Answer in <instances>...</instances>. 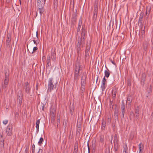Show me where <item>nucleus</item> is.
<instances>
[{
    "label": "nucleus",
    "instance_id": "nucleus-1",
    "mask_svg": "<svg viewBox=\"0 0 153 153\" xmlns=\"http://www.w3.org/2000/svg\"><path fill=\"white\" fill-rule=\"evenodd\" d=\"M5 76L2 84V90L4 89L6 91L7 89V85L9 81V74L8 70H5Z\"/></svg>",
    "mask_w": 153,
    "mask_h": 153
},
{
    "label": "nucleus",
    "instance_id": "nucleus-2",
    "mask_svg": "<svg viewBox=\"0 0 153 153\" xmlns=\"http://www.w3.org/2000/svg\"><path fill=\"white\" fill-rule=\"evenodd\" d=\"M58 83L57 81L54 82L52 78H50L48 80V90L51 92L54 88H56V85Z\"/></svg>",
    "mask_w": 153,
    "mask_h": 153
},
{
    "label": "nucleus",
    "instance_id": "nucleus-3",
    "mask_svg": "<svg viewBox=\"0 0 153 153\" xmlns=\"http://www.w3.org/2000/svg\"><path fill=\"white\" fill-rule=\"evenodd\" d=\"M82 66L78 64L76 65L74 71V79L77 81L79 79V72L82 70Z\"/></svg>",
    "mask_w": 153,
    "mask_h": 153
},
{
    "label": "nucleus",
    "instance_id": "nucleus-4",
    "mask_svg": "<svg viewBox=\"0 0 153 153\" xmlns=\"http://www.w3.org/2000/svg\"><path fill=\"white\" fill-rule=\"evenodd\" d=\"M86 76L85 74H83L82 76L81 82L80 89L81 91V94L82 95L84 92L85 85V79Z\"/></svg>",
    "mask_w": 153,
    "mask_h": 153
},
{
    "label": "nucleus",
    "instance_id": "nucleus-5",
    "mask_svg": "<svg viewBox=\"0 0 153 153\" xmlns=\"http://www.w3.org/2000/svg\"><path fill=\"white\" fill-rule=\"evenodd\" d=\"M13 127L12 125H8L7 127L6 133L8 136H11L12 134V129Z\"/></svg>",
    "mask_w": 153,
    "mask_h": 153
},
{
    "label": "nucleus",
    "instance_id": "nucleus-6",
    "mask_svg": "<svg viewBox=\"0 0 153 153\" xmlns=\"http://www.w3.org/2000/svg\"><path fill=\"white\" fill-rule=\"evenodd\" d=\"M84 43V42H82L81 41V40H80L79 39L78 43L76 48L77 53L78 54H79V52L80 51L81 45L82 46Z\"/></svg>",
    "mask_w": 153,
    "mask_h": 153
},
{
    "label": "nucleus",
    "instance_id": "nucleus-7",
    "mask_svg": "<svg viewBox=\"0 0 153 153\" xmlns=\"http://www.w3.org/2000/svg\"><path fill=\"white\" fill-rule=\"evenodd\" d=\"M56 114V110L53 108L50 111V115L51 119L53 121H54L55 118Z\"/></svg>",
    "mask_w": 153,
    "mask_h": 153
},
{
    "label": "nucleus",
    "instance_id": "nucleus-8",
    "mask_svg": "<svg viewBox=\"0 0 153 153\" xmlns=\"http://www.w3.org/2000/svg\"><path fill=\"white\" fill-rule=\"evenodd\" d=\"M51 57L52 60L53 61H55L56 59V53L55 50L52 49L51 51Z\"/></svg>",
    "mask_w": 153,
    "mask_h": 153
},
{
    "label": "nucleus",
    "instance_id": "nucleus-9",
    "mask_svg": "<svg viewBox=\"0 0 153 153\" xmlns=\"http://www.w3.org/2000/svg\"><path fill=\"white\" fill-rule=\"evenodd\" d=\"M98 8L97 7L95 6L93 12V19L95 21L97 18Z\"/></svg>",
    "mask_w": 153,
    "mask_h": 153
},
{
    "label": "nucleus",
    "instance_id": "nucleus-10",
    "mask_svg": "<svg viewBox=\"0 0 153 153\" xmlns=\"http://www.w3.org/2000/svg\"><path fill=\"white\" fill-rule=\"evenodd\" d=\"M146 76V75L145 73H143L141 75V83L143 86L144 84Z\"/></svg>",
    "mask_w": 153,
    "mask_h": 153
},
{
    "label": "nucleus",
    "instance_id": "nucleus-11",
    "mask_svg": "<svg viewBox=\"0 0 153 153\" xmlns=\"http://www.w3.org/2000/svg\"><path fill=\"white\" fill-rule=\"evenodd\" d=\"M114 141V145L115 148L116 147L117 148L118 145V136L117 134H115Z\"/></svg>",
    "mask_w": 153,
    "mask_h": 153
},
{
    "label": "nucleus",
    "instance_id": "nucleus-12",
    "mask_svg": "<svg viewBox=\"0 0 153 153\" xmlns=\"http://www.w3.org/2000/svg\"><path fill=\"white\" fill-rule=\"evenodd\" d=\"M85 31L84 29H82V32L81 33V39L79 40L83 42H84V41L85 39Z\"/></svg>",
    "mask_w": 153,
    "mask_h": 153
},
{
    "label": "nucleus",
    "instance_id": "nucleus-13",
    "mask_svg": "<svg viewBox=\"0 0 153 153\" xmlns=\"http://www.w3.org/2000/svg\"><path fill=\"white\" fill-rule=\"evenodd\" d=\"M11 37L10 35L8 34L7 36L6 45L7 46H9L10 44Z\"/></svg>",
    "mask_w": 153,
    "mask_h": 153
},
{
    "label": "nucleus",
    "instance_id": "nucleus-14",
    "mask_svg": "<svg viewBox=\"0 0 153 153\" xmlns=\"http://www.w3.org/2000/svg\"><path fill=\"white\" fill-rule=\"evenodd\" d=\"M76 18L77 15L76 13H74L72 14L71 22L73 24H74L76 22Z\"/></svg>",
    "mask_w": 153,
    "mask_h": 153
},
{
    "label": "nucleus",
    "instance_id": "nucleus-15",
    "mask_svg": "<svg viewBox=\"0 0 153 153\" xmlns=\"http://www.w3.org/2000/svg\"><path fill=\"white\" fill-rule=\"evenodd\" d=\"M149 45V42H143V48L144 51H146L147 50L148 47Z\"/></svg>",
    "mask_w": 153,
    "mask_h": 153
},
{
    "label": "nucleus",
    "instance_id": "nucleus-16",
    "mask_svg": "<svg viewBox=\"0 0 153 153\" xmlns=\"http://www.w3.org/2000/svg\"><path fill=\"white\" fill-rule=\"evenodd\" d=\"M82 18L81 16L80 17V19H79V23H78V26L77 27V31L78 32L80 31L81 26L82 25Z\"/></svg>",
    "mask_w": 153,
    "mask_h": 153
},
{
    "label": "nucleus",
    "instance_id": "nucleus-17",
    "mask_svg": "<svg viewBox=\"0 0 153 153\" xmlns=\"http://www.w3.org/2000/svg\"><path fill=\"white\" fill-rule=\"evenodd\" d=\"M119 114V110L118 109H115L114 113V117L115 120L117 119L118 118V115Z\"/></svg>",
    "mask_w": 153,
    "mask_h": 153
},
{
    "label": "nucleus",
    "instance_id": "nucleus-18",
    "mask_svg": "<svg viewBox=\"0 0 153 153\" xmlns=\"http://www.w3.org/2000/svg\"><path fill=\"white\" fill-rule=\"evenodd\" d=\"M25 90L27 93H29L30 91L29 85V83L27 82L25 83Z\"/></svg>",
    "mask_w": 153,
    "mask_h": 153
},
{
    "label": "nucleus",
    "instance_id": "nucleus-19",
    "mask_svg": "<svg viewBox=\"0 0 153 153\" xmlns=\"http://www.w3.org/2000/svg\"><path fill=\"white\" fill-rule=\"evenodd\" d=\"M132 97L131 96H128L126 100V103L128 105H130L132 101Z\"/></svg>",
    "mask_w": 153,
    "mask_h": 153
},
{
    "label": "nucleus",
    "instance_id": "nucleus-20",
    "mask_svg": "<svg viewBox=\"0 0 153 153\" xmlns=\"http://www.w3.org/2000/svg\"><path fill=\"white\" fill-rule=\"evenodd\" d=\"M40 14V16L41 17L42 13L44 12L45 9L44 7L37 8Z\"/></svg>",
    "mask_w": 153,
    "mask_h": 153
},
{
    "label": "nucleus",
    "instance_id": "nucleus-21",
    "mask_svg": "<svg viewBox=\"0 0 153 153\" xmlns=\"http://www.w3.org/2000/svg\"><path fill=\"white\" fill-rule=\"evenodd\" d=\"M78 144V143L76 142L74 144V149L73 153H77Z\"/></svg>",
    "mask_w": 153,
    "mask_h": 153
},
{
    "label": "nucleus",
    "instance_id": "nucleus-22",
    "mask_svg": "<svg viewBox=\"0 0 153 153\" xmlns=\"http://www.w3.org/2000/svg\"><path fill=\"white\" fill-rule=\"evenodd\" d=\"M51 58L50 56L49 55L47 56V67H48L51 65Z\"/></svg>",
    "mask_w": 153,
    "mask_h": 153
},
{
    "label": "nucleus",
    "instance_id": "nucleus-23",
    "mask_svg": "<svg viewBox=\"0 0 153 153\" xmlns=\"http://www.w3.org/2000/svg\"><path fill=\"white\" fill-rule=\"evenodd\" d=\"M121 108L122 112V117H124V114L125 113L124 109H125V106L124 103H123L121 105Z\"/></svg>",
    "mask_w": 153,
    "mask_h": 153
},
{
    "label": "nucleus",
    "instance_id": "nucleus-24",
    "mask_svg": "<svg viewBox=\"0 0 153 153\" xmlns=\"http://www.w3.org/2000/svg\"><path fill=\"white\" fill-rule=\"evenodd\" d=\"M22 98L21 96H18V105L20 106L22 102Z\"/></svg>",
    "mask_w": 153,
    "mask_h": 153
},
{
    "label": "nucleus",
    "instance_id": "nucleus-25",
    "mask_svg": "<svg viewBox=\"0 0 153 153\" xmlns=\"http://www.w3.org/2000/svg\"><path fill=\"white\" fill-rule=\"evenodd\" d=\"M90 47L88 46L87 45H86V49L85 51V56L87 57L89 56L90 53Z\"/></svg>",
    "mask_w": 153,
    "mask_h": 153
},
{
    "label": "nucleus",
    "instance_id": "nucleus-26",
    "mask_svg": "<svg viewBox=\"0 0 153 153\" xmlns=\"http://www.w3.org/2000/svg\"><path fill=\"white\" fill-rule=\"evenodd\" d=\"M151 7L150 6H147L146 7V16H147V17H148L149 16V15L150 13V11L151 10Z\"/></svg>",
    "mask_w": 153,
    "mask_h": 153
},
{
    "label": "nucleus",
    "instance_id": "nucleus-27",
    "mask_svg": "<svg viewBox=\"0 0 153 153\" xmlns=\"http://www.w3.org/2000/svg\"><path fill=\"white\" fill-rule=\"evenodd\" d=\"M4 140L2 136V135H1L0 136V147L1 148L3 147L4 146Z\"/></svg>",
    "mask_w": 153,
    "mask_h": 153
},
{
    "label": "nucleus",
    "instance_id": "nucleus-28",
    "mask_svg": "<svg viewBox=\"0 0 153 153\" xmlns=\"http://www.w3.org/2000/svg\"><path fill=\"white\" fill-rule=\"evenodd\" d=\"M123 153H128V147L126 144L123 146Z\"/></svg>",
    "mask_w": 153,
    "mask_h": 153
},
{
    "label": "nucleus",
    "instance_id": "nucleus-29",
    "mask_svg": "<svg viewBox=\"0 0 153 153\" xmlns=\"http://www.w3.org/2000/svg\"><path fill=\"white\" fill-rule=\"evenodd\" d=\"M40 122V120H38L36 122V132L38 133L39 131V124Z\"/></svg>",
    "mask_w": 153,
    "mask_h": 153
},
{
    "label": "nucleus",
    "instance_id": "nucleus-30",
    "mask_svg": "<svg viewBox=\"0 0 153 153\" xmlns=\"http://www.w3.org/2000/svg\"><path fill=\"white\" fill-rule=\"evenodd\" d=\"M44 7L42 4V2L40 0H37V8Z\"/></svg>",
    "mask_w": 153,
    "mask_h": 153
},
{
    "label": "nucleus",
    "instance_id": "nucleus-31",
    "mask_svg": "<svg viewBox=\"0 0 153 153\" xmlns=\"http://www.w3.org/2000/svg\"><path fill=\"white\" fill-rule=\"evenodd\" d=\"M104 74L105 77H106L107 78H108L109 75H110V71L108 69H107V70H105L104 71Z\"/></svg>",
    "mask_w": 153,
    "mask_h": 153
},
{
    "label": "nucleus",
    "instance_id": "nucleus-32",
    "mask_svg": "<svg viewBox=\"0 0 153 153\" xmlns=\"http://www.w3.org/2000/svg\"><path fill=\"white\" fill-rule=\"evenodd\" d=\"M152 86L151 85H150V86L149 87L148 89L147 90V92L148 93V96H147V97H148V96H149L152 92Z\"/></svg>",
    "mask_w": 153,
    "mask_h": 153
},
{
    "label": "nucleus",
    "instance_id": "nucleus-33",
    "mask_svg": "<svg viewBox=\"0 0 153 153\" xmlns=\"http://www.w3.org/2000/svg\"><path fill=\"white\" fill-rule=\"evenodd\" d=\"M139 153H142V152H141V151L142 150H143L144 148V146L141 143H140L139 145Z\"/></svg>",
    "mask_w": 153,
    "mask_h": 153
},
{
    "label": "nucleus",
    "instance_id": "nucleus-34",
    "mask_svg": "<svg viewBox=\"0 0 153 153\" xmlns=\"http://www.w3.org/2000/svg\"><path fill=\"white\" fill-rule=\"evenodd\" d=\"M116 93V90L115 89H113L112 91V97L113 99H115V98Z\"/></svg>",
    "mask_w": 153,
    "mask_h": 153
},
{
    "label": "nucleus",
    "instance_id": "nucleus-35",
    "mask_svg": "<svg viewBox=\"0 0 153 153\" xmlns=\"http://www.w3.org/2000/svg\"><path fill=\"white\" fill-rule=\"evenodd\" d=\"M145 31L144 30H142L141 32V35L140 38L141 39H143L145 37Z\"/></svg>",
    "mask_w": 153,
    "mask_h": 153
},
{
    "label": "nucleus",
    "instance_id": "nucleus-36",
    "mask_svg": "<svg viewBox=\"0 0 153 153\" xmlns=\"http://www.w3.org/2000/svg\"><path fill=\"white\" fill-rule=\"evenodd\" d=\"M60 115L59 114V116H58L57 117V126L59 125V124L60 123Z\"/></svg>",
    "mask_w": 153,
    "mask_h": 153
},
{
    "label": "nucleus",
    "instance_id": "nucleus-37",
    "mask_svg": "<svg viewBox=\"0 0 153 153\" xmlns=\"http://www.w3.org/2000/svg\"><path fill=\"white\" fill-rule=\"evenodd\" d=\"M104 136L103 135H101L100 136V142L101 143H103L104 141Z\"/></svg>",
    "mask_w": 153,
    "mask_h": 153
},
{
    "label": "nucleus",
    "instance_id": "nucleus-38",
    "mask_svg": "<svg viewBox=\"0 0 153 153\" xmlns=\"http://www.w3.org/2000/svg\"><path fill=\"white\" fill-rule=\"evenodd\" d=\"M43 140V138L42 137H41L39 139V141L38 142V144L39 145H40L42 144Z\"/></svg>",
    "mask_w": 153,
    "mask_h": 153
},
{
    "label": "nucleus",
    "instance_id": "nucleus-39",
    "mask_svg": "<svg viewBox=\"0 0 153 153\" xmlns=\"http://www.w3.org/2000/svg\"><path fill=\"white\" fill-rule=\"evenodd\" d=\"M134 115L136 117H137V118L138 117H139V111L138 110H137L135 111Z\"/></svg>",
    "mask_w": 153,
    "mask_h": 153
},
{
    "label": "nucleus",
    "instance_id": "nucleus-40",
    "mask_svg": "<svg viewBox=\"0 0 153 153\" xmlns=\"http://www.w3.org/2000/svg\"><path fill=\"white\" fill-rule=\"evenodd\" d=\"M142 19H139L138 25L140 26H141L142 25Z\"/></svg>",
    "mask_w": 153,
    "mask_h": 153
},
{
    "label": "nucleus",
    "instance_id": "nucleus-41",
    "mask_svg": "<svg viewBox=\"0 0 153 153\" xmlns=\"http://www.w3.org/2000/svg\"><path fill=\"white\" fill-rule=\"evenodd\" d=\"M37 49H38V48L37 47H34L33 48V51L32 52V53H34L36 51Z\"/></svg>",
    "mask_w": 153,
    "mask_h": 153
},
{
    "label": "nucleus",
    "instance_id": "nucleus-42",
    "mask_svg": "<svg viewBox=\"0 0 153 153\" xmlns=\"http://www.w3.org/2000/svg\"><path fill=\"white\" fill-rule=\"evenodd\" d=\"M106 81V79H105V76L103 78L102 82V84H105V82Z\"/></svg>",
    "mask_w": 153,
    "mask_h": 153
},
{
    "label": "nucleus",
    "instance_id": "nucleus-43",
    "mask_svg": "<svg viewBox=\"0 0 153 153\" xmlns=\"http://www.w3.org/2000/svg\"><path fill=\"white\" fill-rule=\"evenodd\" d=\"M101 88L102 91H103L105 89V85L102 84L101 85Z\"/></svg>",
    "mask_w": 153,
    "mask_h": 153
},
{
    "label": "nucleus",
    "instance_id": "nucleus-44",
    "mask_svg": "<svg viewBox=\"0 0 153 153\" xmlns=\"http://www.w3.org/2000/svg\"><path fill=\"white\" fill-rule=\"evenodd\" d=\"M74 109L72 108H70V114L72 115L73 114Z\"/></svg>",
    "mask_w": 153,
    "mask_h": 153
},
{
    "label": "nucleus",
    "instance_id": "nucleus-45",
    "mask_svg": "<svg viewBox=\"0 0 153 153\" xmlns=\"http://www.w3.org/2000/svg\"><path fill=\"white\" fill-rule=\"evenodd\" d=\"M105 124L102 123V124L101 128L102 130H104L105 128Z\"/></svg>",
    "mask_w": 153,
    "mask_h": 153
},
{
    "label": "nucleus",
    "instance_id": "nucleus-46",
    "mask_svg": "<svg viewBox=\"0 0 153 153\" xmlns=\"http://www.w3.org/2000/svg\"><path fill=\"white\" fill-rule=\"evenodd\" d=\"M35 146L34 144H33L32 146V153H34V150H35Z\"/></svg>",
    "mask_w": 153,
    "mask_h": 153
},
{
    "label": "nucleus",
    "instance_id": "nucleus-47",
    "mask_svg": "<svg viewBox=\"0 0 153 153\" xmlns=\"http://www.w3.org/2000/svg\"><path fill=\"white\" fill-rule=\"evenodd\" d=\"M8 123V120H3V123L4 125H6Z\"/></svg>",
    "mask_w": 153,
    "mask_h": 153
},
{
    "label": "nucleus",
    "instance_id": "nucleus-48",
    "mask_svg": "<svg viewBox=\"0 0 153 153\" xmlns=\"http://www.w3.org/2000/svg\"><path fill=\"white\" fill-rule=\"evenodd\" d=\"M134 116V113L133 112H130V119H131L132 118V117H133Z\"/></svg>",
    "mask_w": 153,
    "mask_h": 153
},
{
    "label": "nucleus",
    "instance_id": "nucleus-49",
    "mask_svg": "<svg viewBox=\"0 0 153 153\" xmlns=\"http://www.w3.org/2000/svg\"><path fill=\"white\" fill-rule=\"evenodd\" d=\"M143 15H144L143 13H141L139 19H143Z\"/></svg>",
    "mask_w": 153,
    "mask_h": 153
},
{
    "label": "nucleus",
    "instance_id": "nucleus-50",
    "mask_svg": "<svg viewBox=\"0 0 153 153\" xmlns=\"http://www.w3.org/2000/svg\"><path fill=\"white\" fill-rule=\"evenodd\" d=\"M110 107L111 108H113V106H114V104L112 102H110Z\"/></svg>",
    "mask_w": 153,
    "mask_h": 153
},
{
    "label": "nucleus",
    "instance_id": "nucleus-51",
    "mask_svg": "<svg viewBox=\"0 0 153 153\" xmlns=\"http://www.w3.org/2000/svg\"><path fill=\"white\" fill-rule=\"evenodd\" d=\"M48 153H53V150L52 149H49Z\"/></svg>",
    "mask_w": 153,
    "mask_h": 153
},
{
    "label": "nucleus",
    "instance_id": "nucleus-52",
    "mask_svg": "<svg viewBox=\"0 0 153 153\" xmlns=\"http://www.w3.org/2000/svg\"><path fill=\"white\" fill-rule=\"evenodd\" d=\"M110 61L112 64L114 65H115V62L111 59H110Z\"/></svg>",
    "mask_w": 153,
    "mask_h": 153
},
{
    "label": "nucleus",
    "instance_id": "nucleus-53",
    "mask_svg": "<svg viewBox=\"0 0 153 153\" xmlns=\"http://www.w3.org/2000/svg\"><path fill=\"white\" fill-rule=\"evenodd\" d=\"M42 150L41 149H40L38 153H42Z\"/></svg>",
    "mask_w": 153,
    "mask_h": 153
},
{
    "label": "nucleus",
    "instance_id": "nucleus-54",
    "mask_svg": "<svg viewBox=\"0 0 153 153\" xmlns=\"http://www.w3.org/2000/svg\"><path fill=\"white\" fill-rule=\"evenodd\" d=\"M80 128L79 127L77 129V131L79 132V131H80Z\"/></svg>",
    "mask_w": 153,
    "mask_h": 153
},
{
    "label": "nucleus",
    "instance_id": "nucleus-55",
    "mask_svg": "<svg viewBox=\"0 0 153 153\" xmlns=\"http://www.w3.org/2000/svg\"><path fill=\"white\" fill-rule=\"evenodd\" d=\"M25 153H28V150L27 148H26L25 149Z\"/></svg>",
    "mask_w": 153,
    "mask_h": 153
},
{
    "label": "nucleus",
    "instance_id": "nucleus-56",
    "mask_svg": "<svg viewBox=\"0 0 153 153\" xmlns=\"http://www.w3.org/2000/svg\"><path fill=\"white\" fill-rule=\"evenodd\" d=\"M33 41L34 44H36L37 43L36 42L35 40H33Z\"/></svg>",
    "mask_w": 153,
    "mask_h": 153
},
{
    "label": "nucleus",
    "instance_id": "nucleus-57",
    "mask_svg": "<svg viewBox=\"0 0 153 153\" xmlns=\"http://www.w3.org/2000/svg\"><path fill=\"white\" fill-rule=\"evenodd\" d=\"M10 0H6V1L7 3H9Z\"/></svg>",
    "mask_w": 153,
    "mask_h": 153
},
{
    "label": "nucleus",
    "instance_id": "nucleus-58",
    "mask_svg": "<svg viewBox=\"0 0 153 153\" xmlns=\"http://www.w3.org/2000/svg\"><path fill=\"white\" fill-rule=\"evenodd\" d=\"M129 82L130 81H129L128 80V85H131V84L130 83H129Z\"/></svg>",
    "mask_w": 153,
    "mask_h": 153
},
{
    "label": "nucleus",
    "instance_id": "nucleus-59",
    "mask_svg": "<svg viewBox=\"0 0 153 153\" xmlns=\"http://www.w3.org/2000/svg\"><path fill=\"white\" fill-rule=\"evenodd\" d=\"M46 1V0H43V2L44 3V4H45Z\"/></svg>",
    "mask_w": 153,
    "mask_h": 153
},
{
    "label": "nucleus",
    "instance_id": "nucleus-60",
    "mask_svg": "<svg viewBox=\"0 0 153 153\" xmlns=\"http://www.w3.org/2000/svg\"><path fill=\"white\" fill-rule=\"evenodd\" d=\"M37 12H36V16L37 15Z\"/></svg>",
    "mask_w": 153,
    "mask_h": 153
},
{
    "label": "nucleus",
    "instance_id": "nucleus-61",
    "mask_svg": "<svg viewBox=\"0 0 153 153\" xmlns=\"http://www.w3.org/2000/svg\"><path fill=\"white\" fill-rule=\"evenodd\" d=\"M37 32H36V36L37 37Z\"/></svg>",
    "mask_w": 153,
    "mask_h": 153
},
{
    "label": "nucleus",
    "instance_id": "nucleus-62",
    "mask_svg": "<svg viewBox=\"0 0 153 153\" xmlns=\"http://www.w3.org/2000/svg\"><path fill=\"white\" fill-rule=\"evenodd\" d=\"M20 1V4H21V0L19 1Z\"/></svg>",
    "mask_w": 153,
    "mask_h": 153
},
{
    "label": "nucleus",
    "instance_id": "nucleus-63",
    "mask_svg": "<svg viewBox=\"0 0 153 153\" xmlns=\"http://www.w3.org/2000/svg\"><path fill=\"white\" fill-rule=\"evenodd\" d=\"M88 149H89V147H88Z\"/></svg>",
    "mask_w": 153,
    "mask_h": 153
},
{
    "label": "nucleus",
    "instance_id": "nucleus-64",
    "mask_svg": "<svg viewBox=\"0 0 153 153\" xmlns=\"http://www.w3.org/2000/svg\"><path fill=\"white\" fill-rule=\"evenodd\" d=\"M109 153V152H107V153Z\"/></svg>",
    "mask_w": 153,
    "mask_h": 153
}]
</instances>
